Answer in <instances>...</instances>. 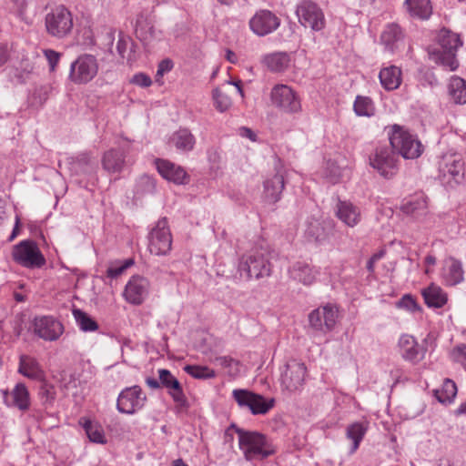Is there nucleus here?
<instances>
[{"label":"nucleus","mask_w":466,"mask_h":466,"mask_svg":"<svg viewBox=\"0 0 466 466\" xmlns=\"http://www.w3.org/2000/svg\"><path fill=\"white\" fill-rule=\"evenodd\" d=\"M461 45L457 34L442 28L438 34V46L430 51V57L448 70L455 71L459 66L456 52Z\"/></svg>","instance_id":"nucleus-1"},{"label":"nucleus","mask_w":466,"mask_h":466,"mask_svg":"<svg viewBox=\"0 0 466 466\" xmlns=\"http://www.w3.org/2000/svg\"><path fill=\"white\" fill-rule=\"evenodd\" d=\"M238 446L248 461L262 460L275 453L276 450L267 436L258 431L237 430Z\"/></svg>","instance_id":"nucleus-2"},{"label":"nucleus","mask_w":466,"mask_h":466,"mask_svg":"<svg viewBox=\"0 0 466 466\" xmlns=\"http://www.w3.org/2000/svg\"><path fill=\"white\" fill-rule=\"evenodd\" d=\"M392 149L406 159H415L423 151V146L415 134L399 125H393L388 133Z\"/></svg>","instance_id":"nucleus-3"},{"label":"nucleus","mask_w":466,"mask_h":466,"mask_svg":"<svg viewBox=\"0 0 466 466\" xmlns=\"http://www.w3.org/2000/svg\"><path fill=\"white\" fill-rule=\"evenodd\" d=\"M238 271L247 280L258 279L270 275L271 265L265 251L255 249L241 257Z\"/></svg>","instance_id":"nucleus-4"},{"label":"nucleus","mask_w":466,"mask_h":466,"mask_svg":"<svg viewBox=\"0 0 466 466\" xmlns=\"http://www.w3.org/2000/svg\"><path fill=\"white\" fill-rule=\"evenodd\" d=\"M172 248V235L166 218L158 219L147 234V250L155 256H166Z\"/></svg>","instance_id":"nucleus-5"},{"label":"nucleus","mask_w":466,"mask_h":466,"mask_svg":"<svg viewBox=\"0 0 466 466\" xmlns=\"http://www.w3.org/2000/svg\"><path fill=\"white\" fill-rule=\"evenodd\" d=\"M46 32L56 38L68 35L74 25L71 12L64 5H58L48 12L45 18Z\"/></svg>","instance_id":"nucleus-6"},{"label":"nucleus","mask_w":466,"mask_h":466,"mask_svg":"<svg viewBox=\"0 0 466 466\" xmlns=\"http://www.w3.org/2000/svg\"><path fill=\"white\" fill-rule=\"evenodd\" d=\"M14 261L26 268H40L46 264V258L37 244L31 240H22L14 246L12 251Z\"/></svg>","instance_id":"nucleus-7"},{"label":"nucleus","mask_w":466,"mask_h":466,"mask_svg":"<svg viewBox=\"0 0 466 466\" xmlns=\"http://www.w3.org/2000/svg\"><path fill=\"white\" fill-rule=\"evenodd\" d=\"M98 68L95 56L83 54L71 63L69 79L77 85L87 84L96 77Z\"/></svg>","instance_id":"nucleus-8"},{"label":"nucleus","mask_w":466,"mask_h":466,"mask_svg":"<svg viewBox=\"0 0 466 466\" xmlns=\"http://www.w3.org/2000/svg\"><path fill=\"white\" fill-rule=\"evenodd\" d=\"M232 396L240 408L248 409L253 415H264L268 413L275 404V400L266 399L262 395L256 394L247 390H234Z\"/></svg>","instance_id":"nucleus-9"},{"label":"nucleus","mask_w":466,"mask_h":466,"mask_svg":"<svg viewBox=\"0 0 466 466\" xmlns=\"http://www.w3.org/2000/svg\"><path fill=\"white\" fill-rule=\"evenodd\" d=\"M272 105L287 114H296L301 110V102L298 94L288 85L278 84L270 91Z\"/></svg>","instance_id":"nucleus-10"},{"label":"nucleus","mask_w":466,"mask_h":466,"mask_svg":"<svg viewBox=\"0 0 466 466\" xmlns=\"http://www.w3.org/2000/svg\"><path fill=\"white\" fill-rule=\"evenodd\" d=\"M147 395L141 387L134 385L120 391L116 400V410L123 414L132 415L142 410Z\"/></svg>","instance_id":"nucleus-11"},{"label":"nucleus","mask_w":466,"mask_h":466,"mask_svg":"<svg viewBox=\"0 0 466 466\" xmlns=\"http://www.w3.org/2000/svg\"><path fill=\"white\" fill-rule=\"evenodd\" d=\"M306 366L297 360H289L281 370V386L284 390L293 392L303 386L306 375Z\"/></svg>","instance_id":"nucleus-12"},{"label":"nucleus","mask_w":466,"mask_h":466,"mask_svg":"<svg viewBox=\"0 0 466 466\" xmlns=\"http://www.w3.org/2000/svg\"><path fill=\"white\" fill-rule=\"evenodd\" d=\"M299 23L314 31H320L325 26V17L322 10L313 2L302 1L297 7Z\"/></svg>","instance_id":"nucleus-13"},{"label":"nucleus","mask_w":466,"mask_h":466,"mask_svg":"<svg viewBox=\"0 0 466 466\" xmlns=\"http://www.w3.org/2000/svg\"><path fill=\"white\" fill-rule=\"evenodd\" d=\"M63 324L53 316H39L33 320L35 335L46 341H56L64 333Z\"/></svg>","instance_id":"nucleus-14"},{"label":"nucleus","mask_w":466,"mask_h":466,"mask_svg":"<svg viewBox=\"0 0 466 466\" xmlns=\"http://www.w3.org/2000/svg\"><path fill=\"white\" fill-rule=\"evenodd\" d=\"M338 319V309L336 306L327 304L319 307L309 315V321L312 329L322 333L332 330Z\"/></svg>","instance_id":"nucleus-15"},{"label":"nucleus","mask_w":466,"mask_h":466,"mask_svg":"<svg viewBox=\"0 0 466 466\" xmlns=\"http://www.w3.org/2000/svg\"><path fill=\"white\" fill-rule=\"evenodd\" d=\"M275 174L268 177L263 182L264 198L269 203L278 202L285 187L286 170L280 159H277L274 166Z\"/></svg>","instance_id":"nucleus-16"},{"label":"nucleus","mask_w":466,"mask_h":466,"mask_svg":"<svg viewBox=\"0 0 466 466\" xmlns=\"http://www.w3.org/2000/svg\"><path fill=\"white\" fill-rule=\"evenodd\" d=\"M280 25V18L272 11L260 9L249 20L250 30L258 36L268 35Z\"/></svg>","instance_id":"nucleus-17"},{"label":"nucleus","mask_w":466,"mask_h":466,"mask_svg":"<svg viewBox=\"0 0 466 466\" xmlns=\"http://www.w3.org/2000/svg\"><path fill=\"white\" fill-rule=\"evenodd\" d=\"M370 162L371 167L386 178L391 177L398 168L397 157L393 149L387 147H378Z\"/></svg>","instance_id":"nucleus-18"},{"label":"nucleus","mask_w":466,"mask_h":466,"mask_svg":"<svg viewBox=\"0 0 466 466\" xmlns=\"http://www.w3.org/2000/svg\"><path fill=\"white\" fill-rule=\"evenodd\" d=\"M149 289V280L145 277L135 275L126 284L123 296L129 304L140 305L147 298Z\"/></svg>","instance_id":"nucleus-19"},{"label":"nucleus","mask_w":466,"mask_h":466,"mask_svg":"<svg viewBox=\"0 0 466 466\" xmlns=\"http://www.w3.org/2000/svg\"><path fill=\"white\" fill-rule=\"evenodd\" d=\"M59 167L68 169L72 176H86L95 172L96 162L91 158L89 154L81 153L76 157H66L59 160Z\"/></svg>","instance_id":"nucleus-20"},{"label":"nucleus","mask_w":466,"mask_h":466,"mask_svg":"<svg viewBox=\"0 0 466 466\" xmlns=\"http://www.w3.org/2000/svg\"><path fill=\"white\" fill-rule=\"evenodd\" d=\"M158 379L161 387L167 390V393L177 406L181 408L187 407V400L180 382L168 370H158Z\"/></svg>","instance_id":"nucleus-21"},{"label":"nucleus","mask_w":466,"mask_h":466,"mask_svg":"<svg viewBox=\"0 0 466 466\" xmlns=\"http://www.w3.org/2000/svg\"><path fill=\"white\" fill-rule=\"evenodd\" d=\"M319 274V268L306 261H296L289 268L290 279L306 286L313 284Z\"/></svg>","instance_id":"nucleus-22"},{"label":"nucleus","mask_w":466,"mask_h":466,"mask_svg":"<svg viewBox=\"0 0 466 466\" xmlns=\"http://www.w3.org/2000/svg\"><path fill=\"white\" fill-rule=\"evenodd\" d=\"M156 167L159 175L169 182H173L177 185H184L189 181V176L186 170L175 163L166 159H157Z\"/></svg>","instance_id":"nucleus-23"},{"label":"nucleus","mask_w":466,"mask_h":466,"mask_svg":"<svg viewBox=\"0 0 466 466\" xmlns=\"http://www.w3.org/2000/svg\"><path fill=\"white\" fill-rule=\"evenodd\" d=\"M442 282L447 286H456L464 280V270L461 260L449 257L442 262L441 270Z\"/></svg>","instance_id":"nucleus-24"},{"label":"nucleus","mask_w":466,"mask_h":466,"mask_svg":"<svg viewBox=\"0 0 466 466\" xmlns=\"http://www.w3.org/2000/svg\"><path fill=\"white\" fill-rule=\"evenodd\" d=\"M4 402L8 407H15L20 410H26L30 406V396L24 383H17L9 392L2 390Z\"/></svg>","instance_id":"nucleus-25"},{"label":"nucleus","mask_w":466,"mask_h":466,"mask_svg":"<svg viewBox=\"0 0 466 466\" xmlns=\"http://www.w3.org/2000/svg\"><path fill=\"white\" fill-rule=\"evenodd\" d=\"M401 357L411 363H418L424 357L423 350L418 344L416 339L409 334L400 337L398 342Z\"/></svg>","instance_id":"nucleus-26"},{"label":"nucleus","mask_w":466,"mask_h":466,"mask_svg":"<svg viewBox=\"0 0 466 466\" xmlns=\"http://www.w3.org/2000/svg\"><path fill=\"white\" fill-rule=\"evenodd\" d=\"M137 35L147 43L163 38V33L155 28L151 16L147 14H139L136 21Z\"/></svg>","instance_id":"nucleus-27"},{"label":"nucleus","mask_w":466,"mask_h":466,"mask_svg":"<svg viewBox=\"0 0 466 466\" xmlns=\"http://www.w3.org/2000/svg\"><path fill=\"white\" fill-rule=\"evenodd\" d=\"M262 64L272 73H283L293 64L291 55L284 51H276L262 56Z\"/></svg>","instance_id":"nucleus-28"},{"label":"nucleus","mask_w":466,"mask_h":466,"mask_svg":"<svg viewBox=\"0 0 466 466\" xmlns=\"http://www.w3.org/2000/svg\"><path fill=\"white\" fill-rule=\"evenodd\" d=\"M400 208L403 213L420 220L427 214V198L422 192L416 193L413 196L405 198L402 201Z\"/></svg>","instance_id":"nucleus-29"},{"label":"nucleus","mask_w":466,"mask_h":466,"mask_svg":"<svg viewBox=\"0 0 466 466\" xmlns=\"http://www.w3.org/2000/svg\"><path fill=\"white\" fill-rule=\"evenodd\" d=\"M336 215L341 222L350 228L357 226L361 220L360 208L347 200H339Z\"/></svg>","instance_id":"nucleus-30"},{"label":"nucleus","mask_w":466,"mask_h":466,"mask_svg":"<svg viewBox=\"0 0 466 466\" xmlns=\"http://www.w3.org/2000/svg\"><path fill=\"white\" fill-rule=\"evenodd\" d=\"M18 372L30 380L41 381L45 379V371L38 360L29 355L19 358Z\"/></svg>","instance_id":"nucleus-31"},{"label":"nucleus","mask_w":466,"mask_h":466,"mask_svg":"<svg viewBox=\"0 0 466 466\" xmlns=\"http://www.w3.org/2000/svg\"><path fill=\"white\" fill-rule=\"evenodd\" d=\"M380 83L387 91H393L400 87L402 81L401 69L390 65L380 69L379 73Z\"/></svg>","instance_id":"nucleus-32"},{"label":"nucleus","mask_w":466,"mask_h":466,"mask_svg":"<svg viewBox=\"0 0 466 466\" xmlns=\"http://www.w3.org/2000/svg\"><path fill=\"white\" fill-rule=\"evenodd\" d=\"M426 305L430 308L441 309L448 301L447 293L437 284L431 283L421 290Z\"/></svg>","instance_id":"nucleus-33"},{"label":"nucleus","mask_w":466,"mask_h":466,"mask_svg":"<svg viewBox=\"0 0 466 466\" xmlns=\"http://www.w3.org/2000/svg\"><path fill=\"white\" fill-rule=\"evenodd\" d=\"M403 39V33L399 25L391 23L388 24L380 35V42L384 46L385 50L393 53L400 42Z\"/></svg>","instance_id":"nucleus-34"},{"label":"nucleus","mask_w":466,"mask_h":466,"mask_svg":"<svg viewBox=\"0 0 466 466\" xmlns=\"http://www.w3.org/2000/svg\"><path fill=\"white\" fill-rule=\"evenodd\" d=\"M404 5L409 15L413 18L427 20L432 14L430 0H405Z\"/></svg>","instance_id":"nucleus-35"},{"label":"nucleus","mask_w":466,"mask_h":466,"mask_svg":"<svg viewBox=\"0 0 466 466\" xmlns=\"http://www.w3.org/2000/svg\"><path fill=\"white\" fill-rule=\"evenodd\" d=\"M102 167L108 173H120L125 167V155L116 149L105 152L102 157Z\"/></svg>","instance_id":"nucleus-36"},{"label":"nucleus","mask_w":466,"mask_h":466,"mask_svg":"<svg viewBox=\"0 0 466 466\" xmlns=\"http://www.w3.org/2000/svg\"><path fill=\"white\" fill-rule=\"evenodd\" d=\"M304 234L309 241H315L319 243L324 241L328 237V232L324 223L315 218L307 219Z\"/></svg>","instance_id":"nucleus-37"},{"label":"nucleus","mask_w":466,"mask_h":466,"mask_svg":"<svg viewBox=\"0 0 466 466\" xmlns=\"http://www.w3.org/2000/svg\"><path fill=\"white\" fill-rule=\"evenodd\" d=\"M353 111L358 116L372 117L376 114L375 103L370 96L358 95L353 103Z\"/></svg>","instance_id":"nucleus-38"},{"label":"nucleus","mask_w":466,"mask_h":466,"mask_svg":"<svg viewBox=\"0 0 466 466\" xmlns=\"http://www.w3.org/2000/svg\"><path fill=\"white\" fill-rule=\"evenodd\" d=\"M449 94L456 104L466 103V82L459 76H452L449 83Z\"/></svg>","instance_id":"nucleus-39"},{"label":"nucleus","mask_w":466,"mask_h":466,"mask_svg":"<svg viewBox=\"0 0 466 466\" xmlns=\"http://www.w3.org/2000/svg\"><path fill=\"white\" fill-rule=\"evenodd\" d=\"M172 144L180 151H190L195 145V137L187 129H179L171 137Z\"/></svg>","instance_id":"nucleus-40"},{"label":"nucleus","mask_w":466,"mask_h":466,"mask_svg":"<svg viewBox=\"0 0 466 466\" xmlns=\"http://www.w3.org/2000/svg\"><path fill=\"white\" fill-rule=\"evenodd\" d=\"M72 313L77 326L82 331L93 332L98 329V324L96 321L85 311L79 309H75Z\"/></svg>","instance_id":"nucleus-41"},{"label":"nucleus","mask_w":466,"mask_h":466,"mask_svg":"<svg viewBox=\"0 0 466 466\" xmlns=\"http://www.w3.org/2000/svg\"><path fill=\"white\" fill-rule=\"evenodd\" d=\"M366 431V427L360 422H355L347 428V437L352 441L350 453H354L358 450Z\"/></svg>","instance_id":"nucleus-42"},{"label":"nucleus","mask_w":466,"mask_h":466,"mask_svg":"<svg viewBox=\"0 0 466 466\" xmlns=\"http://www.w3.org/2000/svg\"><path fill=\"white\" fill-rule=\"evenodd\" d=\"M83 427L90 441L98 444H105L106 442L105 432L101 425L87 420L83 424Z\"/></svg>","instance_id":"nucleus-43"},{"label":"nucleus","mask_w":466,"mask_h":466,"mask_svg":"<svg viewBox=\"0 0 466 466\" xmlns=\"http://www.w3.org/2000/svg\"><path fill=\"white\" fill-rule=\"evenodd\" d=\"M457 394V387L454 381L446 379L441 390H435L437 400L441 403L451 402Z\"/></svg>","instance_id":"nucleus-44"},{"label":"nucleus","mask_w":466,"mask_h":466,"mask_svg":"<svg viewBox=\"0 0 466 466\" xmlns=\"http://www.w3.org/2000/svg\"><path fill=\"white\" fill-rule=\"evenodd\" d=\"M184 370L187 374L197 380H208L217 376L216 371L208 366L186 365Z\"/></svg>","instance_id":"nucleus-45"},{"label":"nucleus","mask_w":466,"mask_h":466,"mask_svg":"<svg viewBox=\"0 0 466 466\" xmlns=\"http://www.w3.org/2000/svg\"><path fill=\"white\" fill-rule=\"evenodd\" d=\"M214 106L219 112H225L231 106L230 97L221 89L215 88L212 93Z\"/></svg>","instance_id":"nucleus-46"},{"label":"nucleus","mask_w":466,"mask_h":466,"mask_svg":"<svg viewBox=\"0 0 466 466\" xmlns=\"http://www.w3.org/2000/svg\"><path fill=\"white\" fill-rule=\"evenodd\" d=\"M134 264L132 258L124 261H116L111 264L106 269V276L110 279H116L125 272L127 268Z\"/></svg>","instance_id":"nucleus-47"},{"label":"nucleus","mask_w":466,"mask_h":466,"mask_svg":"<svg viewBox=\"0 0 466 466\" xmlns=\"http://www.w3.org/2000/svg\"><path fill=\"white\" fill-rule=\"evenodd\" d=\"M344 171L335 162L329 161L326 167V177L331 184H337L340 181Z\"/></svg>","instance_id":"nucleus-48"},{"label":"nucleus","mask_w":466,"mask_h":466,"mask_svg":"<svg viewBox=\"0 0 466 466\" xmlns=\"http://www.w3.org/2000/svg\"><path fill=\"white\" fill-rule=\"evenodd\" d=\"M131 38L120 32L116 43V50L121 58H126L127 54L131 50Z\"/></svg>","instance_id":"nucleus-49"},{"label":"nucleus","mask_w":466,"mask_h":466,"mask_svg":"<svg viewBox=\"0 0 466 466\" xmlns=\"http://www.w3.org/2000/svg\"><path fill=\"white\" fill-rule=\"evenodd\" d=\"M451 358L454 362L461 364L466 370V344H460L451 351Z\"/></svg>","instance_id":"nucleus-50"},{"label":"nucleus","mask_w":466,"mask_h":466,"mask_svg":"<svg viewBox=\"0 0 466 466\" xmlns=\"http://www.w3.org/2000/svg\"><path fill=\"white\" fill-rule=\"evenodd\" d=\"M397 307L411 313L420 310V307L410 295H404L397 303Z\"/></svg>","instance_id":"nucleus-51"},{"label":"nucleus","mask_w":466,"mask_h":466,"mask_svg":"<svg viewBox=\"0 0 466 466\" xmlns=\"http://www.w3.org/2000/svg\"><path fill=\"white\" fill-rule=\"evenodd\" d=\"M215 363L218 365H220L221 367L225 369H229L230 370H238V366L239 365V362L229 357V356H219L216 357L214 360Z\"/></svg>","instance_id":"nucleus-52"},{"label":"nucleus","mask_w":466,"mask_h":466,"mask_svg":"<svg viewBox=\"0 0 466 466\" xmlns=\"http://www.w3.org/2000/svg\"><path fill=\"white\" fill-rule=\"evenodd\" d=\"M130 83L139 87H148L152 85V79L145 73H137L131 77Z\"/></svg>","instance_id":"nucleus-53"},{"label":"nucleus","mask_w":466,"mask_h":466,"mask_svg":"<svg viewBox=\"0 0 466 466\" xmlns=\"http://www.w3.org/2000/svg\"><path fill=\"white\" fill-rule=\"evenodd\" d=\"M44 55H45L46 59L48 62L50 70L54 71L56 65L58 64V62L60 60V57H61L60 53H58L55 50H52V49H46V50H44Z\"/></svg>","instance_id":"nucleus-54"},{"label":"nucleus","mask_w":466,"mask_h":466,"mask_svg":"<svg viewBox=\"0 0 466 466\" xmlns=\"http://www.w3.org/2000/svg\"><path fill=\"white\" fill-rule=\"evenodd\" d=\"M173 66H174V64L171 59L167 58V59L162 60L158 64L157 70V77L163 76L165 74L170 72L172 70Z\"/></svg>","instance_id":"nucleus-55"},{"label":"nucleus","mask_w":466,"mask_h":466,"mask_svg":"<svg viewBox=\"0 0 466 466\" xmlns=\"http://www.w3.org/2000/svg\"><path fill=\"white\" fill-rule=\"evenodd\" d=\"M447 167L448 173L455 179L462 174V163L461 160H453Z\"/></svg>","instance_id":"nucleus-56"},{"label":"nucleus","mask_w":466,"mask_h":466,"mask_svg":"<svg viewBox=\"0 0 466 466\" xmlns=\"http://www.w3.org/2000/svg\"><path fill=\"white\" fill-rule=\"evenodd\" d=\"M238 134L241 137L248 138V139H249L252 142L257 141V134L252 129H250L249 127H239L238 129Z\"/></svg>","instance_id":"nucleus-57"},{"label":"nucleus","mask_w":466,"mask_h":466,"mask_svg":"<svg viewBox=\"0 0 466 466\" xmlns=\"http://www.w3.org/2000/svg\"><path fill=\"white\" fill-rule=\"evenodd\" d=\"M139 183L145 184V186L147 187V188L145 190H147L148 192L154 190V188H155V181L152 177H150L148 176H144V177H140Z\"/></svg>","instance_id":"nucleus-58"},{"label":"nucleus","mask_w":466,"mask_h":466,"mask_svg":"<svg viewBox=\"0 0 466 466\" xmlns=\"http://www.w3.org/2000/svg\"><path fill=\"white\" fill-rule=\"evenodd\" d=\"M9 58L7 45L0 44V66H3Z\"/></svg>","instance_id":"nucleus-59"},{"label":"nucleus","mask_w":466,"mask_h":466,"mask_svg":"<svg viewBox=\"0 0 466 466\" xmlns=\"http://www.w3.org/2000/svg\"><path fill=\"white\" fill-rule=\"evenodd\" d=\"M424 263L427 267L425 269V273L430 274L431 273L430 267L434 266L436 264V258L433 255H428L425 258Z\"/></svg>","instance_id":"nucleus-60"},{"label":"nucleus","mask_w":466,"mask_h":466,"mask_svg":"<svg viewBox=\"0 0 466 466\" xmlns=\"http://www.w3.org/2000/svg\"><path fill=\"white\" fill-rule=\"evenodd\" d=\"M146 383L149 388L154 389V390L161 387L160 380H157L154 378H147Z\"/></svg>","instance_id":"nucleus-61"},{"label":"nucleus","mask_w":466,"mask_h":466,"mask_svg":"<svg viewBox=\"0 0 466 466\" xmlns=\"http://www.w3.org/2000/svg\"><path fill=\"white\" fill-rule=\"evenodd\" d=\"M6 204L4 200L0 199V224L6 218Z\"/></svg>","instance_id":"nucleus-62"},{"label":"nucleus","mask_w":466,"mask_h":466,"mask_svg":"<svg viewBox=\"0 0 466 466\" xmlns=\"http://www.w3.org/2000/svg\"><path fill=\"white\" fill-rule=\"evenodd\" d=\"M115 33L116 31L114 29H109V31L106 33V40L107 42V45L109 46V48L111 49L113 46V42L115 40Z\"/></svg>","instance_id":"nucleus-63"},{"label":"nucleus","mask_w":466,"mask_h":466,"mask_svg":"<svg viewBox=\"0 0 466 466\" xmlns=\"http://www.w3.org/2000/svg\"><path fill=\"white\" fill-rule=\"evenodd\" d=\"M17 8L18 11H22L27 5V0H9Z\"/></svg>","instance_id":"nucleus-64"}]
</instances>
